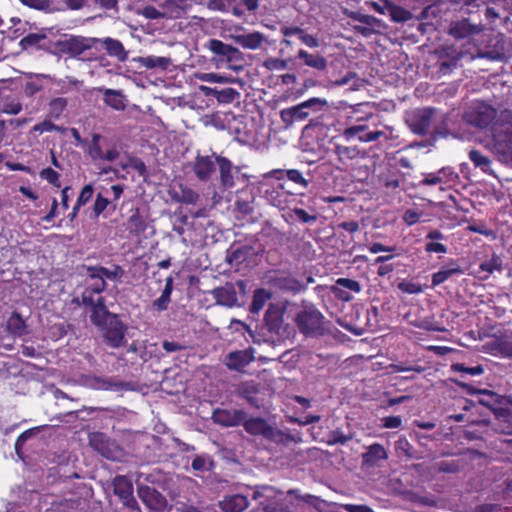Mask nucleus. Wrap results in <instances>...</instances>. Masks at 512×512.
<instances>
[{
	"label": "nucleus",
	"mask_w": 512,
	"mask_h": 512,
	"mask_svg": "<svg viewBox=\"0 0 512 512\" xmlns=\"http://www.w3.org/2000/svg\"><path fill=\"white\" fill-rule=\"evenodd\" d=\"M497 109L483 102L477 103L465 112V121L479 130L490 128L493 134L494 146L498 153L508 154L512 150L511 142L502 140L495 129Z\"/></svg>",
	"instance_id": "obj_1"
},
{
	"label": "nucleus",
	"mask_w": 512,
	"mask_h": 512,
	"mask_svg": "<svg viewBox=\"0 0 512 512\" xmlns=\"http://www.w3.org/2000/svg\"><path fill=\"white\" fill-rule=\"evenodd\" d=\"M286 306L282 303H270L264 315L263 329L273 341H282L291 334L289 324L285 323Z\"/></svg>",
	"instance_id": "obj_2"
},
{
	"label": "nucleus",
	"mask_w": 512,
	"mask_h": 512,
	"mask_svg": "<svg viewBox=\"0 0 512 512\" xmlns=\"http://www.w3.org/2000/svg\"><path fill=\"white\" fill-rule=\"evenodd\" d=\"M103 332L105 343L112 348H119L126 343L127 328L118 314L109 311V315L100 317V324H94Z\"/></svg>",
	"instance_id": "obj_3"
},
{
	"label": "nucleus",
	"mask_w": 512,
	"mask_h": 512,
	"mask_svg": "<svg viewBox=\"0 0 512 512\" xmlns=\"http://www.w3.org/2000/svg\"><path fill=\"white\" fill-rule=\"evenodd\" d=\"M299 331L305 336H318L324 334V316L313 306L304 307L295 317Z\"/></svg>",
	"instance_id": "obj_4"
},
{
	"label": "nucleus",
	"mask_w": 512,
	"mask_h": 512,
	"mask_svg": "<svg viewBox=\"0 0 512 512\" xmlns=\"http://www.w3.org/2000/svg\"><path fill=\"white\" fill-rule=\"evenodd\" d=\"M204 46L212 53V60L215 62H225L231 68H236L237 64L239 66L244 64L243 53L230 44L213 38L209 39Z\"/></svg>",
	"instance_id": "obj_5"
},
{
	"label": "nucleus",
	"mask_w": 512,
	"mask_h": 512,
	"mask_svg": "<svg viewBox=\"0 0 512 512\" xmlns=\"http://www.w3.org/2000/svg\"><path fill=\"white\" fill-rule=\"evenodd\" d=\"M316 105L324 107L328 105V102L326 99L313 97L298 105L282 109L280 111V118L286 127H290L295 122L306 120L309 116L308 109Z\"/></svg>",
	"instance_id": "obj_6"
},
{
	"label": "nucleus",
	"mask_w": 512,
	"mask_h": 512,
	"mask_svg": "<svg viewBox=\"0 0 512 512\" xmlns=\"http://www.w3.org/2000/svg\"><path fill=\"white\" fill-rule=\"evenodd\" d=\"M264 198L280 210L290 209L296 201V195L285 189L283 183L270 184L262 183Z\"/></svg>",
	"instance_id": "obj_7"
},
{
	"label": "nucleus",
	"mask_w": 512,
	"mask_h": 512,
	"mask_svg": "<svg viewBox=\"0 0 512 512\" xmlns=\"http://www.w3.org/2000/svg\"><path fill=\"white\" fill-rule=\"evenodd\" d=\"M90 288L84 287L81 293V304L90 310V321L92 324H100V317L109 315V309L106 306V299Z\"/></svg>",
	"instance_id": "obj_8"
},
{
	"label": "nucleus",
	"mask_w": 512,
	"mask_h": 512,
	"mask_svg": "<svg viewBox=\"0 0 512 512\" xmlns=\"http://www.w3.org/2000/svg\"><path fill=\"white\" fill-rule=\"evenodd\" d=\"M241 425L248 434L252 436H262L269 441H279L283 436L282 431L271 426L267 420L262 417H246Z\"/></svg>",
	"instance_id": "obj_9"
},
{
	"label": "nucleus",
	"mask_w": 512,
	"mask_h": 512,
	"mask_svg": "<svg viewBox=\"0 0 512 512\" xmlns=\"http://www.w3.org/2000/svg\"><path fill=\"white\" fill-rule=\"evenodd\" d=\"M436 113L437 110L433 107L416 109L407 120L410 130L419 136L427 135L435 120Z\"/></svg>",
	"instance_id": "obj_10"
},
{
	"label": "nucleus",
	"mask_w": 512,
	"mask_h": 512,
	"mask_svg": "<svg viewBox=\"0 0 512 512\" xmlns=\"http://www.w3.org/2000/svg\"><path fill=\"white\" fill-rule=\"evenodd\" d=\"M483 30L481 23H472L469 18H461L450 22L448 34L456 40H470Z\"/></svg>",
	"instance_id": "obj_11"
},
{
	"label": "nucleus",
	"mask_w": 512,
	"mask_h": 512,
	"mask_svg": "<svg viewBox=\"0 0 512 512\" xmlns=\"http://www.w3.org/2000/svg\"><path fill=\"white\" fill-rule=\"evenodd\" d=\"M341 136L346 141L358 140L362 143H370L384 136L381 130H370L368 124H352L343 129Z\"/></svg>",
	"instance_id": "obj_12"
},
{
	"label": "nucleus",
	"mask_w": 512,
	"mask_h": 512,
	"mask_svg": "<svg viewBox=\"0 0 512 512\" xmlns=\"http://www.w3.org/2000/svg\"><path fill=\"white\" fill-rule=\"evenodd\" d=\"M218 159L219 155L215 152H212L211 155L197 154L192 167L196 178L202 182L209 181L216 171Z\"/></svg>",
	"instance_id": "obj_13"
},
{
	"label": "nucleus",
	"mask_w": 512,
	"mask_h": 512,
	"mask_svg": "<svg viewBox=\"0 0 512 512\" xmlns=\"http://www.w3.org/2000/svg\"><path fill=\"white\" fill-rule=\"evenodd\" d=\"M137 493L150 512H164L166 510L167 499L155 488L147 485L139 486Z\"/></svg>",
	"instance_id": "obj_14"
},
{
	"label": "nucleus",
	"mask_w": 512,
	"mask_h": 512,
	"mask_svg": "<svg viewBox=\"0 0 512 512\" xmlns=\"http://www.w3.org/2000/svg\"><path fill=\"white\" fill-rule=\"evenodd\" d=\"M436 67L442 75L450 74L458 65L462 52L457 51L453 46H446L436 51Z\"/></svg>",
	"instance_id": "obj_15"
},
{
	"label": "nucleus",
	"mask_w": 512,
	"mask_h": 512,
	"mask_svg": "<svg viewBox=\"0 0 512 512\" xmlns=\"http://www.w3.org/2000/svg\"><path fill=\"white\" fill-rule=\"evenodd\" d=\"M247 413L242 409L216 408L212 413V420L222 427L240 426L245 420Z\"/></svg>",
	"instance_id": "obj_16"
},
{
	"label": "nucleus",
	"mask_w": 512,
	"mask_h": 512,
	"mask_svg": "<svg viewBox=\"0 0 512 512\" xmlns=\"http://www.w3.org/2000/svg\"><path fill=\"white\" fill-rule=\"evenodd\" d=\"M100 39L83 36H72L61 43L62 52L71 57H78L86 50L91 49Z\"/></svg>",
	"instance_id": "obj_17"
},
{
	"label": "nucleus",
	"mask_w": 512,
	"mask_h": 512,
	"mask_svg": "<svg viewBox=\"0 0 512 512\" xmlns=\"http://www.w3.org/2000/svg\"><path fill=\"white\" fill-rule=\"evenodd\" d=\"M101 139H102V136L98 133H93L91 135V142L87 149V153L89 154L91 159L93 161L106 160L109 162H113V161L117 160L120 156L119 151L115 147H113L111 149H108L106 152H104L100 145Z\"/></svg>",
	"instance_id": "obj_18"
},
{
	"label": "nucleus",
	"mask_w": 512,
	"mask_h": 512,
	"mask_svg": "<svg viewBox=\"0 0 512 512\" xmlns=\"http://www.w3.org/2000/svg\"><path fill=\"white\" fill-rule=\"evenodd\" d=\"M253 361V352L249 349H245L228 353L225 357L224 364L229 370L240 372Z\"/></svg>",
	"instance_id": "obj_19"
},
{
	"label": "nucleus",
	"mask_w": 512,
	"mask_h": 512,
	"mask_svg": "<svg viewBox=\"0 0 512 512\" xmlns=\"http://www.w3.org/2000/svg\"><path fill=\"white\" fill-rule=\"evenodd\" d=\"M334 153L338 161L346 167L352 165L354 161L365 159L367 156L366 151L360 149L358 146H346L341 144L334 146Z\"/></svg>",
	"instance_id": "obj_20"
},
{
	"label": "nucleus",
	"mask_w": 512,
	"mask_h": 512,
	"mask_svg": "<svg viewBox=\"0 0 512 512\" xmlns=\"http://www.w3.org/2000/svg\"><path fill=\"white\" fill-rule=\"evenodd\" d=\"M211 295L218 305L231 308L238 304L237 291L235 285L231 282H226L224 286L214 288Z\"/></svg>",
	"instance_id": "obj_21"
},
{
	"label": "nucleus",
	"mask_w": 512,
	"mask_h": 512,
	"mask_svg": "<svg viewBox=\"0 0 512 512\" xmlns=\"http://www.w3.org/2000/svg\"><path fill=\"white\" fill-rule=\"evenodd\" d=\"M450 381L454 382L457 386L465 389L469 394H480L484 398L480 399L479 402L487 407H491L493 404H500L502 396L498 393L488 389H478L472 384L463 382L458 379L450 378Z\"/></svg>",
	"instance_id": "obj_22"
},
{
	"label": "nucleus",
	"mask_w": 512,
	"mask_h": 512,
	"mask_svg": "<svg viewBox=\"0 0 512 512\" xmlns=\"http://www.w3.org/2000/svg\"><path fill=\"white\" fill-rule=\"evenodd\" d=\"M89 445L107 459H114V443L101 432H94L89 435Z\"/></svg>",
	"instance_id": "obj_23"
},
{
	"label": "nucleus",
	"mask_w": 512,
	"mask_h": 512,
	"mask_svg": "<svg viewBox=\"0 0 512 512\" xmlns=\"http://www.w3.org/2000/svg\"><path fill=\"white\" fill-rule=\"evenodd\" d=\"M388 453L380 443H373L367 447V451L362 454V464L366 467H375L381 460H386Z\"/></svg>",
	"instance_id": "obj_24"
},
{
	"label": "nucleus",
	"mask_w": 512,
	"mask_h": 512,
	"mask_svg": "<svg viewBox=\"0 0 512 512\" xmlns=\"http://www.w3.org/2000/svg\"><path fill=\"white\" fill-rule=\"evenodd\" d=\"M445 238V235L440 230H430L425 236V252L429 254H446L448 252V248L444 243H442Z\"/></svg>",
	"instance_id": "obj_25"
},
{
	"label": "nucleus",
	"mask_w": 512,
	"mask_h": 512,
	"mask_svg": "<svg viewBox=\"0 0 512 512\" xmlns=\"http://www.w3.org/2000/svg\"><path fill=\"white\" fill-rule=\"evenodd\" d=\"M463 273V270L459 266V264L452 260L448 264L442 266L439 271L432 274V287H436L447 281L453 275H460Z\"/></svg>",
	"instance_id": "obj_26"
},
{
	"label": "nucleus",
	"mask_w": 512,
	"mask_h": 512,
	"mask_svg": "<svg viewBox=\"0 0 512 512\" xmlns=\"http://www.w3.org/2000/svg\"><path fill=\"white\" fill-rule=\"evenodd\" d=\"M297 58L303 60L304 64L318 71H325L328 66L327 59L319 53H309L304 49H300Z\"/></svg>",
	"instance_id": "obj_27"
},
{
	"label": "nucleus",
	"mask_w": 512,
	"mask_h": 512,
	"mask_svg": "<svg viewBox=\"0 0 512 512\" xmlns=\"http://www.w3.org/2000/svg\"><path fill=\"white\" fill-rule=\"evenodd\" d=\"M99 42L102 43L103 48L110 57L116 58L120 62H124L128 58V53L125 50L121 41L110 37L104 38Z\"/></svg>",
	"instance_id": "obj_28"
},
{
	"label": "nucleus",
	"mask_w": 512,
	"mask_h": 512,
	"mask_svg": "<svg viewBox=\"0 0 512 512\" xmlns=\"http://www.w3.org/2000/svg\"><path fill=\"white\" fill-rule=\"evenodd\" d=\"M276 495H283V492L269 485H258L254 490L253 499L259 500L265 498L266 501H268L269 498H273ZM262 505L265 512H277V509L273 507L271 503L262 502Z\"/></svg>",
	"instance_id": "obj_29"
},
{
	"label": "nucleus",
	"mask_w": 512,
	"mask_h": 512,
	"mask_svg": "<svg viewBox=\"0 0 512 512\" xmlns=\"http://www.w3.org/2000/svg\"><path fill=\"white\" fill-rule=\"evenodd\" d=\"M248 505L247 497L241 494L226 496L221 502V508L225 512H243Z\"/></svg>",
	"instance_id": "obj_30"
},
{
	"label": "nucleus",
	"mask_w": 512,
	"mask_h": 512,
	"mask_svg": "<svg viewBox=\"0 0 512 512\" xmlns=\"http://www.w3.org/2000/svg\"><path fill=\"white\" fill-rule=\"evenodd\" d=\"M174 278L172 276H168L165 279L164 289L157 299L152 302V307L154 310L161 312L167 310L170 302H171V294L173 291Z\"/></svg>",
	"instance_id": "obj_31"
},
{
	"label": "nucleus",
	"mask_w": 512,
	"mask_h": 512,
	"mask_svg": "<svg viewBox=\"0 0 512 512\" xmlns=\"http://www.w3.org/2000/svg\"><path fill=\"white\" fill-rule=\"evenodd\" d=\"M113 492L122 501L133 495L132 482L123 475H117L112 481Z\"/></svg>",
	"instance_id": "obj_32"
},
{
	"label": "nucleus",
	"mask_w": 512,
	"mask_h": 512,
	"mask_svg": "<svg viewBox=\"0 0 512 512\" xmlns=\"http://www.w3.org/2000/svg\"><path fill=\"white\" fill-rule=\"evenodd\" d=\"M217 166L220 173V181L223 187L232 188L235 185L232 174V162L223 156H219Z\"/></svg>",
	"instance_id": "obj_33"
},
{
	"label": "nucleus",
	"mask_w": 512,
	"mask_h": 512,
	"mask_svg": "<svg viewBox=\"0 0 512 512\" xmlns=\"http://www.w3.org/2000/svg\"><path fill=\"white\" fill-rule=\"evenodd\" d=\"M258 393L259 388L254 382H242L237 388V395L256 408H259Z\"/></svg>",
	"instance_id": "obj_34"
},
{
	"label": "nucleus",
	"mask_w": 512,
	"mask_h": 512,
	"mask_svg": "<svg viewBox=\"0 0 512 512\" xmlns=\"http://www.w3.org/2000/svg\"><path fill=\"white\" fill-rule=\"evenodd\" d=\"M450 370L452 372L460 373L461 377L464 378L466 375L472 377L482 375L485 372V367L481 363L472 365L466 362H456L451 364Z\"/></svg>",
	"instance_id": "obj_35"
},
{
	"label": "nucleus",
	"mask_w": 512,
	"mask_h": 512,
	"mask_svg": "<svg viewBox=\"0 0 512 512\" xmlns=\"http://www.w3.org/2000/svg\"><path fill=\"white\" fill-rule=\"evenodd\" d=\"M7 331L14 337H22L27 334V325L22 316L14 311L10 315L6 324Z\"/></svg>",
	"instance_id": "obj_36"
},
{
	"label": "nucleus",
	"mask_w": 512,
	"mask_h": 512,
	"mask_svg": "<svg viewBox=\"0 0 512 512\" xmlns=\"http://www.w3.org/2000/svg\"><path fill=\"white\" fill-rule=\"evenodd\" d=\"M132 214L127 220V230L136 236L143 234L147 228V223L140 213L139 208L131 210Z\"/></svg>",
	"instance_id": "obj_37"
},
{
	"label": "nucleus",
	"mask_w": 512,
	"mask_h": 512,
	"mask_svg": "<svg viewBox=\"0 0 512 512\" xmlns=\"http://www.w3.org/2000/svg\"><path fill=\"white\" fill-rule=\"evenodd\" d=\"M403 181V175L401 172L394 169H387L386 172L380 175V182L382 185L388 190H396L400 187L401 182Z\"/></svg>",
	"instance_id": "obj_38"
},
{
	"label": "nucleus",
	"mask_w": 512,
	"mask_h": 512,
	"mask_svg": "<svg viewBox=\"0 0 512 512\" xmlns=\"http://www.w3.org/2000/svg\"><path fill=\"white\" fill-rule=\"evenodd\" d=\"M235 40L243 48L255 50L262 45L264 41V36L260 32H253L238 35L236 36Z\"/></svg>",
	"instance_id": "obj_39"
},
{
	"label": "nucleus",
	"mask_w": 512,
	"mask_h": 512,
	"mask_svg": "<svg viewBox=\"0 0 512 512\" xmlns=\"http://www.w3.org/2000/svg\"><path fill=\"white\" fill-rule=\"evenodd\" d=\"M93 266L87 267V279L85 287L90 288V291L102 293L106 290L107 283L98 272L92 271Z\"/></svg>",
	"instance_id": "obj_40"
},
{
	"label": "nucleus",
	"mask_w": 512,
	"mask_h": 512,
	"mask_svg": "<svg viewBox=\"0 0 512 512\" xmlns=\"http://www.w3.org/2000/svg\"><path fill=\"white\" fill-rule=\"evenodd\" d=\"M469 160L474 164L476 168H479L482 172L490 174L492 172V162L489 157L485 156L479 150L471 149L468 153Z\"/></svg>",
	"instance_id": "obj_41"
},
{
	"label": "nucleus",
	"mask_w": 512,
	"mask_h": 512,
	"mask_svg": "<svg viewBox=\"0 0 512 512\" xmlns=\"http://www.w3.org/2000/svg\"><path fill=\"white\" fill-rule=\"evenodd\" d=\"M179 190L180 191L175 192L173 196V199L176 202L183 204H196L200 199V195L198 194V192L183 184L179 185Z\"/></svg>",
	"instance_id": "obj_42"
},
{
	"label": "nucleus",
	"mask_w": 512,
	"mask_h": 512,
	"mask_svg": "<svg viewBox=\"0 0 512 512\" xmlns=\"http://www.w3.org/2000/svg\"><path fill=\"white\" fill-rule=\"evenodd\" d=\"M104 103L114 110H124L126 105L124 103V97L120 91L113 89L104 90Z\"/></svg>",
	"instance_id": "obj_43"
},
{
	"label": "nucleus",
	"mask_w": 512,
	"mask_h": 512,
	"mask_svg": "<svg viewBox=\"0 0 512 512\" xmlns=\"http://www.w3.org/2000/svg\"><path fill=\"white\" fill-rule=\"evenodd\" d=\"M271 298V293L265 290L264 288H258L254 291L252 303L250 305V312L253 314H258L266 302Z\"/></svg>",
	"instance_id": "obj_44"
},
{
	"label": "nucleus",
	"mask_w": 512,
	"mask_h": 512,
	"mask_svg": "<svg viewBox=\"0 0 512 512\" xmlns=\"http://www.w3.org/2000/svg\"><path fill=\"white\" fill-rule=\"evenodd\" d=\"M92 271L98 272L104 280L108 279L112 281L121 279L125 273L124 269L117 264H114L111 269L96 265L92 267Z\"/></svg>",
	"instance_id": "obj_45"
},
{
	"label": "nucleus",
	"mask_w": 512,
	"mask_h": 512,
	"mask_svg": "<svg viewBox=\"0 0 512 512\" xmlns=\"http://www.w3.org/2000/svg\"><path fill=\"white\" fill-rule=\"evenodd\" d=\"M211 94L216 98L219 103L229 104L234 102L240 97V93L231 87L217 89H211Z\"/></svg>",
	"instance_id": "obj_46"
},
{
	"label": "nucleus",
	"mask_w": 512,
	"mask_h": 512,
	"mask_svg": "<svg viewBox=\"0 0 512 512\" xmlns=\"http://www.w3.org/2000/svg\"><path fill=\"white\" fill-rule=\"evenodd\" d=\"M479 269L480 271L487 272L489 275L495 271L501 273L503 271V260L500 255L493 253L490 259L480 263Z\"/></svg>",
	"instance_id": "obj_47"
},
{
	"label": "nucleus",
	"mask_w": 512,
	"mask_h": 512,
	"mask_svg": "<svg viewBox=\"0 0 512 512\" xmlns=\"http://www.w3.org/2000/svg\"><path fill=\"white\" fill-rule=\"evenodd\" d=\"M465 462L461 459L443 460L437 463V471L440 473L455 474L464 468Z\"/></svg>",
	"instance_id": "obj_48"
},
{
	"label": "nucleus",
	"mask_w": 512,
	"mask_h": 512,
	"mask_svg": "<svg viewBox=\"0 0 512 512\" xmlns=\"http://www.w3.org/2000/svg\"><path fill=\"white\" fill-rule=\"evenodd\" d=\"M68 101L66 98L57 97L52 99L48 105V117L58 119L66 109Z\"/></svg>",
	"instance_id": "obj_49"
},
{
	"label": "nucleus",
	"mask_w": 512,
	"mask_h": 512,
	"mask_svg": "<svg viewBox=\"0 0 512 512\" xmlns=\"http://www.w3.org/2000/svg\"><path fill=\"white\" fill-rule=\"evenodd\" d=\"M311 211L312 213H309L302 208H292L291 217L294 216L299 222L303 224H312L317 221L318 216L315 210L312 209Z\"/></svg>",
	"instance_id": "obj_50"
},
{
	"label": "nucleus",
	"mask_w": 512,
	"mask_h": 512,
	"mask_svg": "<svg viewBox=\"0 0 512 512\" xmlns=\"http://www.w3.org/2000/svg\"><path fill=\"white\" fill-rule=\"evenodd\" d=\"M437 172L438 177L441 179V184H455L459 180L458 173L452 167H442Z\"/></svg>",
	"instance_id": "obj_51"
},
{
	"label": "nucleus",
	"mask_w": 512,
	"mask_h": 512,
	"mask_svg": "<svg viewBox=\"0 0 512 512\" xmlns=\"http://www.w3.org/2000/svg\"><path fill=\"white\" fill-rule=\"evenodd\" d=\"M246 256H247L246 247H240V248H236V249H233L230 252H228L226 259L230 265L238 266L245 261Z\"/></svg>",
	"instance_id": "obj_52"
},
{
	"label": "nucleus",
	"mask_w": 512,
	"mask_h": 512,
	"mask_svg": "<svg viewBox=\"0 0 512 512\" xmlns=\"http://www.w3.org/2000/svg\"><path fill=\"white\" fill-rule=\"evenodd\" d=\"M398 289L406 294H419L423 291L419 282L406 279L398 284Z\"/></svg>",
	"instance_id": "obj_53"
},
{
	"label": "nucleus",
	"mask_w": 512,
	"mask_h": 512,
	"mask_svg": "<svg viewBox=\"0 0 512 512\" xmlns=\"http://www.w3.org/2000/svg\"><path fill=\"white\" fill-rule=\"evenodd\" d=\"M40 177L57 188L61 187L60 174L51 167L42 169L40 171Z\"/></svg>",
	"instance_id": "obj_54"
},
{
	"label": "nucleus",
	"mask_w": 512,
	"mask_h": 512,
	"mask_svg": "<svg viewBox=\"0 0 512 512\" xmlns=\"http://www.w3.org/2000/svg\"><path fill=\"white\" fill-rule=\"evenodd\" d=\"M32 130L34 132H38L39 134L45 133V132H63L65 129L54 124L50 119H45L44 121L36 124L33 126Z\"/></svg>",
	"instance_id": "obj_55"
},
{
	"label": "nucleus",
	"mask_w": 512,
	"mask_h": 512,
	"mask_svg": "<svg viewBox=\"0 0 512 512\" xmlns=\"http://www.w3.org/2000/svg\"><path fill=\"white\" fill-rule=\"evenodd\" d=\"M286 177L295 184L307 189L310 181L306 179L298 169L286 170Z\"/></svg>",
	"instance_id": "obj_56"
},
{
	"label": "nucleus",
	"mask_w": 512,
	"mask_h": 512,
	"mask_svg": "<svg viewBox=\"0 0 512 512\" xmlns=\"http://www.w3.org/2000/svg\"><path fill=\"white\" fill-rule=\"evenodd\" d=\"M389 12L391 19L395 22H405L411 17V13L399 6H390Z\"/></svg>",
	"instance_id": "obj_57"
},
{
	"label": "nucleus",
	"mask_w": 512,
	"mask_h": 512,
	"mask_svg": "<svg viewBox=\"0 0 512 512\" xmlns=\"http://www.w3.org/2000/svg\"><path fill=\"white\" fill-rule=\"evenodd\" d=\"M352 439V436L345 435L341 430H333L328 434L329 445L342 444L345 445L348 441Z\"/></svg>",
	"instance_id": "obj_58"
},
{
	"label": "nucleus",
	"mask_w": 512,
	"mask_h": 512,
	"mask_svg": "<svg viewBox=\"0 0 512 512\" xmlns=\"http://www.w3.org/2000/svg\"><path fill=\"white\" fill-rule=\"evenodd\" d=\"M110 200L104 197L101 193H98L93 205V215L98 218L109 206Z\"/></svg>",
	"instance_id": "obj_59"
},
{
	"label": "nucleus",
	"mask_w": 512,
	"mask_h": 512,
	"mask_svg": "<svg viewBox=\"0 0 512 512\" xmlns=\"http://www.w3.org/2000/svg\"><path fill=\"white\" fill-rule=\"evenodd\" d=\"M46 36L44 34L38 33H29L25 37H23L20 41V45L24 48H30L37 46L42 40H44Z\"/></svg>",
	"instance_id": "obj_60"
},
{
	"label": "nucleus",
	"mask_w": 512,
	"mask_h": 512,
	"mask_svg": "<svg viewBox=\"0 0 512 512\" xmlns=\"http://www.w3.org/2000/svg\"><path fill=\"white\" fill-rule=\"evenodd\" d=\"M94 193V187L92 184H86L80 191L78 198L76 200V204L78 206L86 205L92 198Z\"/></svg>",
	"instance_id": "obj_61"
},
{
	"label": "nucleus",
	"mask_w": 512,
	"mask_h": 512,
	"mask_svg": "<svg viewBox=\"0 0 512 512\" xmlns=\"http://www.w3.org/2000/svg\"><path fill=\"white\" fill-rule=\"evenodd\" d=\"M144 64L148 68H162L166 69L169 64V59L165 57L148 56L144 59Z\"/></svg>",
	"instance_id": "obj_62"
},
{
	"label": "nucleus",
	"mask_w": 512,
	"mask_h": 512,
	"mask_svg": "<svg viewBox=\"0 0 512 512\" xmlns=\"http://www.w3.org/2000/svg\"><path fill=\"white\" fill-rule=\"evenodd\" d=\"M336 284H338L340 287L344 288L346 291L350 290L354 293H359L361 291L360 283L353 279L338 278L336 280Z\"/></svg>",
	"instance_id": "obj_63"
},
{
	"label": "nucleus",
	"mask_w": 512,
	"mask_h": 512,
	"mask_svg": "<svg viewBox=\"0 0 512 512\" xmlns=\"http://www.w3.org/2000/svg\"><path fill=\"white\" fill-rule=\"evenodd\" d=\"M38 428H30L24 432H22L16 439L15 449L18 452L26 443L28 439L33 437L37 433Z\"/></svg>",
	"instance_id": "obj_64"
}]
</instances>
